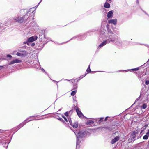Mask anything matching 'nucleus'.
Wrapping results in <instances>:
<instances>
[{"mask_svg":"<svg viewBox=\"0 0 149 149\" xmlns=\"http://www.w3.org/2000/svg\"><path fill=\"white\" fill-rule=\"evenodd\" d=\"M78 126V123H75L73 125L74 128H77Z\"/></svg>","mask_w":149,"mask_h":149,"instance_id":"17","label":"nucleus"},{"mask_svg":"<svg viewBox=\"0 0 149 149\" xmlns=\"http://www.w3.org/2000/svg\"><path fill=\"white\" fill-rule=\"evenodd\" d=\"M26 43V42H24V44H25Z\"/></svg>","mask_w":149,"mask_h":149,"instance_id":"32","label":"nucleus"},{"mask_svg":"<svg viewBox=\"0 0 149 149\" xmlns=\"http://www.w3.org/2000/svg\"><path fill=\"white\" fill-rule=\"evenodd\" d=\"M22 61L21 60L18 59H15V60H13L11 62H10L9 63V65H12L15 63H20Z\"/></svg>","mask_w":149,"mask_h":149,"instance_id":"7","label":"nucleus"},{"mask_svg":"<svg viewBox=\"0 0 149 149\" xmlns=\"http://www.w3.org/2000/svg\"><path fill=\"white\" fill-rule=\"evenodd\" d=\"M76 111L78 116L79 117H82L84 116V115L79 108H77L76 109Z\"/></svg>","mask_w":149,"mask_h":149,"instance_id":"8","label":"nucleus"},{"mask_svg":"<svg viewBox=\"0 0 149 149\" xmlns=\"http://www.w3.org/2000/svg\"><path fill=\"white\" fill-rule=\"evenodd\" d=\"M37 37L36 36H33L31 37L28 39L26 41V44L28 45L29 46L30 42H31L33 41H35L37 40Z\"/></svg>","mask_w":149,"mask_h":149,"instance_id":"2","label":"nucleus"},{"mask_svg":"<svg viewBox=\"0 0 149 149\" xmlns=\"http://www.w3.org/2000/svg\"><path fill=\"white\" fill-rule=\"evenodd\" d=\"M28 118L27 119L25 120L24 122H22L21 124H20L19 125V126L20 127H21L23 125H25L27 122L28 121H27L28 120H29L28 121H30L32 120H29V118Z\"/></svg>","mask_w":149,"mask_h":149,"instance_id":"10","label":"nucleus"},{"mask_svg":"<svg viewBox=\"0 0 149 149\" xmlns=\"http://www.w3.org/2000/svg\"><path fill=\"white\" fill-rule=\"evenodd\" d=\"M111 0H107V1H111Z\"/></svg>","mask_w":149,"mask_h":149,"instance_id":"34","label":"nucleus"},{"mask_svg":"<svg viewBox=\"0 0 149 149\" xmlns=\"http://www.w3.org/2000/svg\"><path fill=\"white\" fill-rule=\"evenodd\" d=\"M75 134H76V136L78 139L77 140L76 144V147H77V146H78V139L79 138L83 137L85 135V134L84 132H80L78 133V134L77 135L76 134V133H75Z\"/></svg>","mask_w":149,"mask_h":149,"instance_id":"4","label":"nucleus"},{"mask_svg":"<svg viewBox=\"0 0 149 149\" xmlns=\"http://www.w3.org/2000/svg\"><path fill=\"white\" fill-rule=\"evenodd\" d=\"M136 132H131L128 136V138L129 140H132L134 139L136 136Z\"/></svg>","mask_w":149,"mask_h":149,"instance_id":"3","label":"nucleus"},{"mask_svg":"<svg viewBox=\"0 0 149 149\" xmlns=\"http://www.w3.org/2000/svg\"><path fill=\"white\" fill-rule=\"evenodd\" d=\"M139 70L138 68H136L132 69V70Z\"/></svg>","mask_w":149,"mask_h":149,"instance_id":"23","label":"nucleus"},{"mask_svg":"<svg viewBox=\"0 0 149 149\" xmlns=\"http://www.w3.org/2000/svg\"><path fill=\"white\" fill-rule=\"evenodd\" d=\"M145 84L147 85H148L149 84V80H146L145 81Z\"/></svg>","mask_w":149,"mask_h":149,"instance_id":"19","label":"nucleus"},{"mask_svg":"<svg viewBox=\"0 0 149 149\" xmlns=\"http://www.w3.org/2000/svg\"><path fill=\"white\" fill-rule=\"evenodd\" d=\"M7 57H10V58H11L12 57L10 55H7Z\"/></svg>","mask_w":149,"mask_h":149,"instance_id":"27","label":"nucleus"},{"mask_svg":"<svg viewBox=\"0 0 149 149\" xmlns=\"http://www.w3.org/2000/svg\"><path fill=\"white\" fill-rule=\"evenodd\" d=\"M148 61H149V59L148 60Z\"/></svg>","mask_w":149,"mask_h":149,"instance_id":"36","label":"nucleus"},{"mask_svg":"<svg viewBox=\"0 0 149 149\" xmlns=\"http://www.w3.org/2000/svg\"><path fill=\"white\" fill-rule=\"evenodd\" d=\"M89 123H92L93 124V123H94V122H93V121L92 120H91V121H89Z\"/></svg>","mask_w":149,"mask_h":149,"instance_id":"26","label":"nucleus"},{"mask_svg":"<svg viewBox=\"0 0 149 149\" xmlns=\"http://www.w3.org/2000/svg\"><path fill=\"white\" fill-rule=\"evenodd\" d=\"M35 45V44L34 43H32L31 44V46H34Z\"/></svg>","mask_w":149,"mask_h":149,"instance_id":"28","label":"nucleus"},{"mask_svg":"<svg viewBox=\"0 0 149 149\" xmlns=\"http://www.w3.org/2000/svg\"><path fill=\"white\" fill-rule=\"evenodd\" d=\"M110 41L113 42L114 41L112 40H110L109 39H107L105 41H104L102 43L99 45V47L101 48L106 45L107 43H109Z\"/></svg>","mask_w":149,"mask_h":149,"instance_id":"6","label":"nucleus"},{"mask_svg":"<svg viewBox=\"0 0 149 149\" xmlns=\"http://www.w3.org/2000/svg\"><path fill=\"white\" fill-rule=\"evenodd\" d=\"M25 10L24 9H22V10H21L20 11V13H22L23 12H24V11H25Z\"/></svg>","mask_w":149,"mask_h":149,"instance_id":"24","label":"nucleus"},{"mask_svg":"<svg viewBox=\"0 0 149 149\" xmlns=\"http://www.w3.org/2000/svg\"><path fill=\"white\" fill-rule=\"evenodd\" d=\"M42 1V0H41V1H40V2H41V1Z\"/></svg>","mask_w":149,"mask_h":149,"instance_id":"37","label":"nucleus"},{"mask_svg":"<svg viewBox=\"0 0 149 149\" xmlns=\"http://www.w3.org/2000/svg\"><path fill=\"white\" fill-rule=\"evenodd\" d=\"M68 112H66L65 113V115L67 116H68Z\"/></svg>","mask_w":149,"mask_h":149,"instance_id":"25","label":"nucleus"},{"mask_svg":"<svg viewBox=\"0 0 149 149\" xmlns=\"http://www.w3.org/2000/svg\"><path fill=\"white\" fill-rule=\"evenodd\" d=\"M148 132L146 133V134L143 136V139L146 140L148 139L149 136V130H148Z\"/></svg>","mask_w":149,"mask_h":149,"instance_id":"13","label":"nucleus"},{"mask_svg":"<svg viewBox=\"0 0 149 149\" xmlns=\"http://www.w3.org/2000/svg\"><path fill=\"white\" fill-rule=\"evenodd\" d=\"M113 16V12L112 11H110L108 13L107 17L108 18H112Z\"/></svg>","mask_w":149,"mask_h":149,"instance_id":"12","label":"nucleus"},{"mask_svg":"<svg viewBox=\"0 0 149 149\" xmlns=\"http://www.w3.org/2000/svg\"><path fill=\"white\" fill-rule=\"evenodd\" d=\"M62 117L65 120L66 122L68 121L67 119L64 116H62Z\"/></svg>","mask_w":149,"mask_h":149,"instance_id":"22","label":"nucleus"},{"mask_svg":"<svg viewBox=\"0 0 149 149\" xmlns=\"http://www.w3.org/2000/svg\"><path fill=\"white\" fill-rule=\"evenodd\" d=\"M42 70L44 72H45L44 71V70L43 69H42Z\"/></svg>","mask_w":149,"mask_h":149,"instance_id":"33","label":"nucleus"},{"mask_svg":"<svg viewBox=\"0 0 149 149\" xmlns=\"http://www.w3.org/2000/svg\"><path fill=\"white\" fill-rule=\"evenodd\" d=\"M87 71L88 72H89L91 71V70L90 68V65H89L88 68L87 70Z\"/></svg>","mask_w":149,"mask_h":149,"instance_id":"18","label":"nucleus"},{"mask_svg":"<svg viewBox=\"0 0 149 149\" xmlns=\"http://www.w3.org/2000/svg\"><path fill=\"white\" fill-rule=\"evenodd\" d=\"M104 7L106 8H109L110 7V5L108 3L106 2L104 4Z\"/></svg>","mask_w":149,"mask_h":149,"instance_id":"14","label":"nucleus"},{"mask_svg":"<svg viewBox=\"0 0 149 149\" xmlns=\"http://www.w3.org/2000/svg\"><path fill=\"white\" fill-rule=\"evenodd\" d=\"M108 33L109 34H113V33L110 29H108Z\"/></svg>","mask_w":149,"mask_h":149,"instance_id":"20","label":"nucleus"},{"mask_svg":"<svg viewBox=\"0 0 149 149\" xmlns=\"http://www.w3.org/2000/svg\"><path fill=\"white\" fill-rule=\"evenodd\" d=\"M76 92H77V90H76L74 91H72L71 92V95L72 96H73L76 93Z\"/></svg>","mask_w":149,"mask_h":149,"instance_id":"16","label":"nucleus"},{"mask_svg":"<svg viewBox=\"0 0 149 149\" xmlns=\"http://www.w3.org/2000/svg\"><path fill=\"white\" fill-rule=\"evenodd\" d=\"M40 2H39V4H38V5H39V4H40Z\"/></svg>","mask_w":149,"mask_h":149,"instance_id":"35","label":"nucleus"},{"mask_svg":"<svg viewBox=\"0 0 149 149\" xmlns=\"http://www.w3.org/2000/svg\"><path fill=\"white\" fill-rule=\"evenodd\" d=\"M103 118H100V120H99L98 122L99 123H101V122H102L103 120Z\"/></svg>","mask_w":149,"mask_h":149,"instance_id":"21","label":"nucleus"},{"mask_svg":"<svg viewBox=\"0 0 149 149\" xmlns=\"http://www.w3.org/2000/svg\"><path fill=\"white\" fill-rule=\"evenodd\" d=\"M25 16H24L23 17H22L19 15L17 16V17H14L13 19L16 22L19 23H22L24 21V18Z\"/></svg>","mask_w":149,"mask_h":149,"instance_id":"1","label":"nucleus"},{"mask_svg":"<svg viewBox=\"0 0 149 149\" xmlns=\"http://www.w3.org/2000/svg\"><path fill=\"white\" fill-rule=\"evenodd\" d=\"M147 107V105L146 104H143L141 107V108L145 109Z\"/></svg>","mask_w":149,"mask_h":149,"instance_id":"15","label":"nucleus"},{"mask_svg":"<svg viewBox=\"0 0 149 149\" xmlns=\"http://www.w3.org/2000/svg\"><path fill=\"white\" fill-rule=\"evenodd\" d=\"M119 139V136H116L113 139L111 142V144H113L114 143L117 141Z\"/></svg>","mask_w":149,"mask_h":149,"instance_id":"11","label":"nucleus"},{"mask_svg":"<svg viewBox=\"0 0 149 149\" xmlns=\"http://www.w3.org/2000/svg\"><path fill=\"white\" fill-rule=\"evenodd\" d=\"M117 20L115 19H112L108 21V22L109 24H112L115 25L117 24Z\"/></svg>","mask_w":149,"mask_h":149,"instance_id":"9","label":"nucleus"},{"mask_svg":"<svg viewBox=\"0 0 149 149\" xmlns=\"http://www.w3.org/2000/svg\"><path fill=\"white\" fill-rule=\"evenodd\" d=\"M3 67V66H0V70Z\"/></svg>","mask_w":149,"mask_h":149,"instance_id":"30","label":"nucleus"},{"mask_svg":"<svg viewBox=\"0 0 149 149\" xmlns=\"http://www.w3.org/2000/svg\"><path fill=\"white\" fill-rule=\"evenodd\" d=\"M59 120H62V118H59Z\"/></svg>","mask_w":149,"mask_h":149,"instance_id":"31","label":"nucleus"},{"mask_svg":"<svg viewBox=\"0 0 149 149\" xmlns=\"http://www.w3.org/2000/svg\"><path fill=\"white\" fill-rule=\"evenodd\" d=\"M27 52L25 50L20 51V52H17L16 54L17 56L20 57H25L27 55Z\"/></svg>","mask_w":149,"mask_h":149,"instance_id":"5","label":"nucleus"},{"mask_svg":"<svg viewBox=\"0 0 149 149\" xmlns=\"http://www.w3.org/2000/svg\"><path fill=\"white\" fill-rule=\"evenodd\" d=\"M107 118H108V117H107L105 118V120H104L105 121H106L107 120Z\"/></svg>","mask_w":149,"mask_h":149,"instance_id":"29","label":"nucleus"}]
</instances>
